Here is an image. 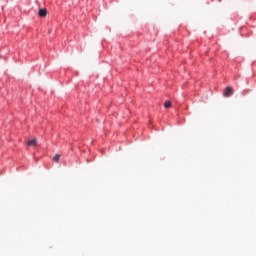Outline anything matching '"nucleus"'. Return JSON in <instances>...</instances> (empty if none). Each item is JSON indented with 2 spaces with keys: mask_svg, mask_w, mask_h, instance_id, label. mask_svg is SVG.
Segmentation results:
<instances>
[{
  "mask_svg": "<svg viewBox=\"0 0 256 256\" xmlns=\"http://www.w3.org/2000/svg\"><path fill=\"white\" fill-rule=\"evenodd\" d=\"M30 147H37V138L28 141Z\"/></svg>",
  "mask_w": 256,
  "mask_h": 256,
  "instance_id": "f03ea898",
  "label": "nucleus"
},
{
  "mask_svg": "<svg viewBox=\"0 0 256 256\" xmlns=\"http://www.w3.org/2000/svg\"><path fill=\"white\" fill-rule=\"evenodd\" d=\"M233 93H234L233 88L231 86H227L224 89L223 95H224V97H231V95H233Z\"/></svg>",
  "mask_w": 256,
  "mask_h": 256,
  "instance_id": "f257e3e1",
  "label": "nucleus"
},
{
  "mask_svg": "<svg viewBox=\"0 0 256 256\" xmlns=\"http://www.w3.org/2000/svg\"><path fill=\"white\" fill-rule=\"evenodd\" d=\"M61 159V155L59 154H56L54 157H53V161H55L56 163H59V160Z\"/></svg>",
  "mask_w": 256,
  "mask_h": 256,
  "instance_id": "20e7f679",
  "label": "nucleus"
},
{
  "mask_svg": "<svg viewBox=\"0 0 256 256\" xmlns=\"http://www.w3.org/2000/svg\"><path fill=\"white\" fill-rule=\"evenodd\" d=\"M164 107H165V109L171 108V101H165Z\"/></svg>",
  "mask_w": 256,
  "mask_h": 256,
  "instance_id": "39448f33",
  "label": "nucleus"
},
{
  "mask_svg": "<svg viewBox=\"0 0 256 256\" xmlns=\"http://www.w3.org/2000/svg\"><path fill=\"white\" fill-rule=\"evenodd\" d=\"M38 15L39 17H47V9H40Z\"/></svg>",
  "mask_w": 256,
  "mask_h": 256,
  "instance_id": "7ed1b4c3",
  "label": "nucleus"
}]
</instances>
